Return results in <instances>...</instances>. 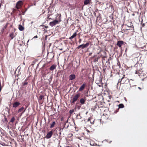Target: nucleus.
Returning <instances> with one entry per match:
<instances>
[{
    "instance_id": "a18cd8bd",
    "label": "nucleus",
    "mask_w": 147,
    "mask_h": 147,
    "mask_svg": "<svg viewBox=\"0 0 147 147\" xmlns=\"http://www.w3.org/2000/svg\"><path fill=\"white\" fill-rule=\"evenodd\" d=\"M25 111V110L23 112V113Z\"/></svg>"
},
{
    "instance_id": "e433bc0d",
    "label": "nucleus",
    "mask_w": 147,
    "mask_h": 147,
    "mask_svg": "<svg viewBox=\"0 0 147 147\" xmlns=\"http://www.w3.org/2000/svg\"><path fill=\"white\" fill-rule=\"evenodd\" d=\"M38 38V36H35L34 37V38Z\"/></svg>"
},
{
    "instance_id": "9b49d317",
    "label": "nucleus",
    "mask_w": 147,
    "mask_h": 147,
    "mask_svg": "<svg viewBox=\"0 0 147 147\" xmlns=\"http://www.w3.org/2000/svg\"><path fill=\"white\" fill-rule=\"evenodd\" d=\"M61 14L59 13H57L56 15V18L57 21H58V23L59 22H61Z\"/></svg>"
},
{
    "instance_id": "a878e982",
    "label": "nucleus",
    "mask_w": 147,
    "mask_h": 147,
    "mask_svg": "<svg viewBox=\"0 0 147 147\" xmlns=\"http://www.w3.org/2000/svg\"><path fill=\"white\" fill-rule=\"evenodd\" d=\"M15 120V118L14 117H13L11 119L10 122H11L13 123Z\"/></svg>"
},
{
    "instance_id": "a19ab883",
    "label": "nucleus",
    "mask_w": 147,
    "mask_h": 147,
    "mask_svg": "<svg viewBox=\"0 0 147 147\" xmlns=\"http://www.w3.org/2000/svg\"><path fill=\"white\" fill-rule=\"evenodd\" d=\"M1 3H0V8L1 7Z\"/></svg>"
},
{
    "instance_id": "dca6fc26",
    "label": "nucleus",
    "mask_w": 147,
    "mask_h": 147,
    "mask_svg": "<svg viewBox=\"0 0 147 147\" xmlns=\"http://www.w3.org/2000/svg\"><path fill=\"white\" fill-rule=\"evenodd\" d=\"M69 78L70 80H72L75 78L76 76L74 74H71L69 76Z\"/></svg>"
},
{
    "instance_id": "c03bdc74",
    "label": "nucleus",
    "mask_w": 147,
    "mask_h": 147,
    "mask_svg": "<svg viewBox=\"0 0 147 147\" xmlns=\"http://www.w3.org/2000/svg\"><path fill=\"white\" fill-rule=\"evenodd\" d=\"M80 38V36H79V37H78V38Z\"/></svg>"
},
{
    "instance_id": "4c0bfd02",
    "label": "nucleus",
    "mask_w": 147,
    "mask_h": 147,
    "mask_svg": "<svg viewBox=\"0 0 147 147\" xmlns=\"http://www.w3.org/2000/svg\"><path fill=\"white\" fill-rule=\"evenodd\" d=\"M92 54V53H89V56L91 55Z\"/></svg>"
},
{
    "instance_id": "7c9ffc66",
    "label": "nucleus",
    "mask_w": 147,
    "mask_h": 147,
    "mask_svg": "<svg viewBox=\"0 0 147 147\" xmlns=\"http://www.w3.org/2000/svg\"><path fill=\"white\" fill-rule=\"evenodd\" d=\"M101 118H102V119H105V115H104L103 116H102Z\"/></svg>"
},
{
    "instance_id": "39448f33",
    "label": "nucleus",
    "mask_w": 147,
    "mask_h": 147,
    "mask_svg": "<svg viewBox=\"0 0 147 147\" xmlns=\"http://www.w3.org/2000/svg\"><path fill=\"white\" fill-rule=\"evenodd\" d=\"M134 67L136 68V69L138 71H140L142 69V65L138 63L135 64Z\"/></svg>"
},
{
    "instance_id": "6e6552de",
    "label": "nucleus",
    "mask_w": 147,
    "mask_h": 147,
    "mask_svg": "<svg viewBox=\"0 0 147 147\" xmlns=\"http://www.w3.org/2000/svg\"><path fill=\"white\" fill-rule=\"evenodd\" d=\"M86 86V83H84L80 87L78 91L80 92L82 91L85 88Z\"/></svg>"
},
{
    "instance_id": "c756f323",
    "label": "nucleus",
    "mask_w": 147,
    "mask_h": 147,
    "mask_svg": "<svg viewBox=\"0 0 147 147\" xmlns=\"http://www.w3.org/2000/svg\"><path fill=\"white\" fill-rule=\"evenodd\" d=\"M119 109L118 108L117 109H116V110L115 111V112H114V113H116L117 112H118L119 111Z\"/></svg>"
},
{
    "instance_id": "7ed1b4c3",
    "label": "nucleus",
    "mask_w": 147,
    "mask_h": 147,
    "mask_svg": "<svg viewBox=\"0 0 147 147\" xmlns=\"http://www.w3.org/2000/svg\"><path fill=\"white\" fill-rule=\"evenodd\" d=\"M89 44L90 43L89 42H87L85 44H83L80 45L77 47L76 49H78L80 48H81L82 49H84V48H87L89 46Z\"/></svg>"
},
{
    "instance_id": "f704fd0d",
    "label": "nucleus",
    "mask_w": 147,
    "mask_h": 147,
    "mask_svg": "<svg viewBox=\"0 0 147 147\" xmlns=\"http://www.w3.org/2000/svg\"><path fill=\"white\" fill-rule=\"evenodd\" d=\"M82 40L81 38H79V42L80 43L81 42Z\"/></svg>"
},
{
    "instance_id": "2eb2a0df",
    "label": "nucleus",
    "mask_w": 147,
    "mask_h": 147,
    "mask_svg": "<svg viewBox=\"0 0 147 147\" xmlns=\"http://www.w3.org/2000/svg\"><path fill=\"white\" fill-rule=\"evenodd\" d=\"M86 101V99L85 97L84 98H81L80 99V102L83 105L85 104Z\"/></svg>"
},
{
    "instance_id": "4be33fe9",
    "label": "nucleus",
    "mask_w": 147,
    "mask_h": 147,
    "mask_svg": "<svg viewBox=\"0 0 147 147\" xmlns=\"http://www.w3.org/2000/svg\"><path fill=\"white\" fill-rule=\"evenodd\" d=\"M10 37L11 38V39H12L15 36L13 32H12L10 34Z\"/></svg>"
},
{
    "instance_id": "393cba45",
    "label": "nucleus",
    "mask_w": 147,
    "mask_h": 147,
    "mask_svg": "<svg viewBox=\"0 0 147 147\" xmlns=\"http://www.w3.org/2000/svg\"><path fill=\"white\" fill-rule=\"evenodd\" d=\"M24 107H22L21 108L19 109L18 111V112L20 113L23 111L24 109Z\"/></svg>"
},
{
    "instance_id": "a211bd4d",
    "label": "nucleus",
    "mask_w": 147,
    "mask_h": 147,
    "mask_svg": "<svg viewBox=\"0 0 147 147\" xmlns=\"http://www.w3.org/2000/svg\"><path fill=\"white\" fill-rule=\"evenodd\" d=\"M56 66L55 65H52L49 68L50 70L53 71L56 68Z\"/></svg>"
},
{
    "instance_id": "ea45409f",
    "label": "nucleus",
    "mask_w": 147,
    "mask_h": 147,
    "mask_svg": "<svg viewBox=\"0 0 147 147\" xmlns=\"http://www.w3.org/2000/svg\"><path fill=\"white\" fill-rule=\"evenodd\" d=\"M63 117H62L61 118V121H62L63 120Z\"/></svg>"
},
{
    "instance_id": "37998d69",
    "label": "nucleus",
    "mask_w": 147,
    "mask_h": 147,
    "mask_svg": "<svg viewBox=\"0 0 147 147\" xmlns=\"http://www.w3.org/2000/svg\"><path fill=\"white\" fill-rule=\"evenodd\" d=\"M100 52V51L98 53V54H99Z\"/></svg>"
},
{
    "instance_id": "f8f14e48",
    "label": "nucleus",
    "mask_w": 147,
    "mask_h": 147,
    "mask_svg": "<svg viewBox=\"0 0 147 147\" xmlns=\"http://www.w3.org/2000/svg\"><path fill=\"white\" fill-rule=\"evenodd\" d=\"M54 57V55L53 54L51 53H48L47 55V57L48 59H53Z\"/></svg>"
},
{
    "instance_id": "49530a36",
    "label": "nucleus",
    "mask_w": 147,
    "mask_h": 147,
    "mask_svg": "<svg viewBox=\"0 0 147 147\" xmlns=\"http://www.w3.org/2000/svg\"><path fill=\"white\" fill-rule=\"evenodd\" d=\"M29 40H28V41L27 42H29Z\"/></svg>"
},
{
    "instance_id": "bb28decb",
    "label": "nucleus",
    "mask_w": 147,
    "mask_h": 147,
    "mask_svg": "<svg viewBox=\"0 0 147 147\" xmlns=\"http://www.w3.org/2000/svg\"><path fill=\"white\" fill-rule=\"evenodd\" d=\"M74 111V109L70 110L69 111V113L70 115H71Z\"/></svg>"
},
{
    "instance_id": "58836bf2",
    "label": "nucleus",
    "mask_w": 147,
    "mask_h": 147,
    "mask_svg": "<svg viewBox=\"0 0 147 147\" xmlns=\"http://www.w3.org/2000/svg\"><path fill=\"white\" fill-rule=\"evenodd\" d=\"M146 51H147V45H146Z\"/></svg>"
},
{
    "instance_id": "f3484780",
    "label": "nucleus",
    "mask_w": 147,
    "mask_h": 147,
    "mask_svg": "<svg viewBox=\"0 0 147 147\" xmlns=\"http://www.w3.org/2000/svg\"><path fill=\"white\" fill-rule=\"evenodd\" d=\"M91 0H85L84 2V5H87L89 3H90Z\"/></svg>"
},
{
    "instance_id": "ddd939ff",
    "label": "nucleus",
    "mask_w": 147,
    "mask_h": 147,
    "mask_svg": "<svg viewBox=\"0 0 147 147\" xmlns=\"http://www.w3.org/2000/svg\"><path fill=\"white\" fill-rule=\"evenodd\" d=\"M20 104V103L19 102H14L13 104V107L14 108H16Z\"/></svg>"
},
{
    "instance_id": "20e7f679",
    "label": "nucleus",
    "mask_w": 147,
    "mask_h": 147,
    "mask_svg": "<svg viewBox=\"0 0 147 147\" xmlns=\"http://www.w3.org/2000/svg\"><path fill=\"white\" fill-rule=\"evenodd\" d=\"M139 73V76L141 77H142L144 78H146L147 77V71H140L138 72Z\"/></svg>"
},
{
    "instance_id": "2f4dec72",
    "label": "nucleus",
    "mask_w": 147,
    "mask_h": 147,
    "mask_svg": "<svg viewBox=\"0 0 147 147\" xmlns=\"http://www.w3.org/2000/svg\"><path fill=\"white\" fill-rule=\"evenodd\" d=\"M98 61V58H96L94 59V61L97 62Z\"/></svg>"
},
{
    "instance_id": "6ab92c4d",
    "label": "nucleus",
    "mask_w": 147,
    "mask_h": 147,
    "mask_svg": "<svg viewBox=\"0 0 147 147\" xmlns=\"http://www.w3.org/2000/svg\"><path fill=\"white\" fill-rule=\"evenodd\" d=\"M7 26V24H6L5 25L3 28H2V30L1 32V34H2L4 32V31L5 30L6 28V27Z\"/></svg>"
},
{
    "instance_id": "412c9836",
    "label": "nucleus",
    "mask_w": 147,
    "mask_h": 147,
    "mask_svg": "<svg viewBox=\"0 0 147 147\" xmlns=\"http://www.w3.org/2000/svg\"><path fill=\"white\" fill-rule=\"evenodd\" d=\"M44 95H40L39 97L38 98V100L39 101L41 100L42 99H44Z\"/></svg>"
},
{
    "instance_id": "f03ea898",
    "label": "nucleus",
    "mask_w": 147,
    "mask_h": 147,
    "mask_svg": "<svg viewBox=\"0 0 147 147\" xmlns=\"http://www.w3.org/2000/svg\"><path fill=\"white\" fill-rule=\"evenodd\" d=\"M80 93H78L74 96L72 99L70 101L71 105H73L75 104V102L77 101L78 98L80 97Z\"/></svg>"
},
{
    "instance_id": "423d86ee",
    "label": "nucleus",
    "mask_w": 147,
    "mask_h": 147,
    "mask_svg": "<svg viewBox=\"0 0 147 147\" xmlns=\"http://www.w3.org/2000/svg\"><path fill=\"white\" fill-rule=\"evenodd\" d=\"M22 4V2L21 1H18L16 3V7L17 9H20Z\"/></svg>"
},
{
    "instance_id": "473e14b6",
    "label": "nucleus",
    "mask_w": 147,
    "mask_h": 147,
    "mask_svg": "<svg viewBox=\"0 0 147 147\" xmlns=\"http://www.w3.org/2000/svg\"><path fill=\"white\" fill-rule=\"evenodd\" d=\"M4 119H5V122H7V119L5 117H5Z\"/></svg>"
},
{
    "instance_id": "cd10ccee",
    "label": "nucleus",
    "mask_w": 147,
    "mask_h": 147,
    "mask_svg": "<svg viewBox=\"0 0 147 147\" xmlns=\"http://www.w3.org/2000/svg\"><path fill=\"white\" fill-rule=\"evenodd\" d=\"M23 84L24 86H25L28 84V82L25 81L23 83Z\"/></svg>"
},
{
    "instance_id": "4468645a",
    "label": "nucleus",
    "mask_w": 147,
    "mask_h": 147,
    "mask_svg": "<svg viewBox=\"0 0 147 147\" xmlns=\"http://www.w3.org/2000/svg\"><path fill=\"white\" fill-rule=\"evenodd\" d=\"M78 32V31L77 30L76 32H74L73 35L71 36V37H70L69 38V39L70 40H72V39L75 38L76 36L77 35V32Z\"/></svg>"
},
{
    "instance_id": "0eeeda50",
    "label": "nucleus",
    "mask_w": 147,
    "mask_h": 147,
    "mask_svg": "<svg viewBox=\"0 0 147 147\" xmlns=\"http://www.w3.org/2000/svg\"><path fill=\"white\" fill-rule=\"evenodd\" d=\"M58 21L57 20H55L53 21L50 22L49 23V25L51 27H53V26L55 25L56 24H58Z\"/></svg>"
},
{
    "instance_id": "1a4fd4ad",
    "label": "nucleus",
    "mask_w": 147,
    "mask_h": 147,
    "mask_svg": "<svg viewBox=\"0 0 147 147\" xmlns=\"http://www.w3.org/2000/svg\"><path fill=\"white\" fill-rule=\"evenodd\" d=\"M53 134V131L51 130L49 132L46 136V137L47 138L49 139L52 136Z\"/></svg>"
},
{
    "instance_id": "f257e3e1",
    "label": "nucleus",
    "mask_w": 147,
    "mask_h": 147,
    "mask_svg": "<svg viewBox=\"0 0 147 147\" xmlns=\"http://www.w3.org/2000/svg\"><path fill=\"white\" fill-rule=\"evenodd\" d=\"M125 75H123L122 78L118 80V83L126 84L129 82L130 86H135L134 84H131V82H133L132 80H131V81H129V79L127 77H125Z\"/></svg>"
},
{
    "instance_id": "5701e85b",
    "label": "nucleus",
    "mask_w": 147,
    "mask_h": 147,
    "mask_svg": "<svg viewBox=\"0 0 147 147\" xmlns=\"http://www.w3.org/2000/svg\"><path fill=\"white\" fill-rule=\"evenodd\" d=\"M56 123L55 121H53V122L51 124V126H50V128H52L55 125Z\"/></svg>"
},
{
    "instance_id": "79ce46f5",
    "label": "nucleus",
    "mask_w": 147,
    "mask_h": 147,
    "mask_svg": "<svg viewBox=\"0 0 147 147\" xmlns=\"http://www.w3.org/2000/svg\"><path fill=\"white\" fill-rule=\"evenodd\" d=\"M125 98V101H127V100H126V98Z\"/></svg>"
},
{
    "instance_id": "aec40b11",
    "label": "nucleus",
    "mask_w": 147,
    "mask_h": 147,
    "mask_svg": "<svg viewBox=\"0 0 147 147\" xmlns=\"http://www.w3.org/2000/svg\"><path fill=\"white\" fill-rule=\"evenodd\" d=\"M19 29L20 31H23L24 30V28L22 25H20L19 26Z\"/></svg>"
},
{
    "instance_id": "9d476101",
    "label": "nucleus",
    "mask_w": 147,
    "mask_h": 147,
    "mask_svg": "<svg viewBox=\"0 0 147 147\" xmlns=\"http://www.w3.org/2000/svg\"><path fill=\"white\" fill-rule=\"evenodd\" d=\"M124 44V42L123 41L119 40L117 41V45L119 47H121V45Z\"/></svg>"
},
{
    "instance_id": "b1692460",
    "label": "nucleus",
    "mask_w": 147,
    "mask_h": 147,
    "mask_svg": "<svg viewBox=\"0 0 147 147\" xmlns=\"http://www.w3.org/2000/svg\"><path fill=\"white\" fill-rule=\"evenodd\" d=\"M119 109V108H123L124 107V105L122 104H120L118 105Z\"/></svg>"
},
{
    "instance_id": "c9c22d12",
    "label": "nucleus",
    "mask_w": 147,
    "mask_h": 147,
    "mask_svg": "<svg viewBox=\"0 0 147 147\" xmlns=\"http://www.w3.org/2000/svg\"><path fill=\"white\" fill-rule=\"evenodd\" d=\"M71 64H69L68 65V66L67 67V68H68L69 69H71V68H69L68 67H69V66H70V65H71Z\"/></svg>"
},
{
    "instance_id": "72a5a7b5",
    "label": "nucleus",
    "mask_w": 147,
    "mask_h": 147,
    "mask_svg": "<svg viewBox=\"0 0 147 147\" xmlns=\"http://www.w3.org/2000/svg\"><path fill=\"white\" fill-rule=\"evenodd\" d=\"M140 71H138V70H137L136 69V71L135 72V74H139V73L138 72H139Z\"/></svg>"
},
{
    "instance_id": "c85d7f7f",
    "label": "nucleus",
    "mask_w": 147,
    "mask_h": 147,
    "mask_svg": "<svg viewBox=\"0 0 147 147\" xmlns=\"http://www.w3.org/2000/svg\"><path fill=\"white\" fill-rule=\"evenodd\" d=\"M17 10L16 9H14L13 10V13H16V11H17Z\"/></svg>"
}]
</instances>
